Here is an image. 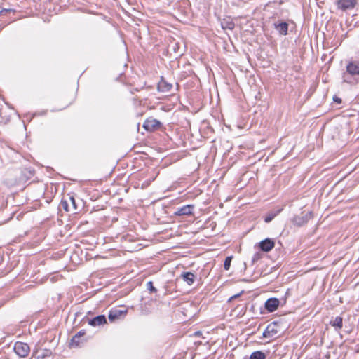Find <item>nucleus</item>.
Listing matches in <instances>:
<instances>
[{"instance_id": "nucleus-7", "label": "nucleus", "mask_w": 359, "mask_h": 359, "mask_svg": "<svg viewBox=\"0 0 359 359\" xmlns=\"http://www.w3.org/2000/svg\"><path fill=\"white\" fill-rule=\"evenodd\" d=\"M194 205H186L181 208H178L174 212L175 216L185 217L189 216L194 214Z\"/></svg>"}, {"instance_id": "nucleus-4", "label": "nucleus", "mask_w": 359, "mask_h": 359, "mask_svg": "<svg viewBox=\"0 0 359 359\" xmlns=\"http://www.w3.org/2000/svg\"><path fill=\"white\" fill-rule=\"evenodd\" d=\"M161 123L152 117L148 118L145 120L143 124L144 128L147 131H154L159 129L161 127Z\"/></svg>"}, {"instance_id": "nucleus-28", "label": "nucleus", "mask_w": 359, "mask_h": 359, "mask_svg": "<svg viewBox=\"0 0 359 359\" xmlns=\"http://www.w3.org/2000/svg\"><path fill=\"white\" fill-rule=\"evenodd\" d=\"M199 334H200V332H196V335H199Z\"/></svg>"}, {"instance_id": "nucleus-27", "label": "nucleus", "mask_w": 359, "mask_h": 359, "mask_svg": "<svg viewBox=\"0 0 359 359\" xmlns=\"http://www.w3.org/2000/svg\"><path fill=\"white\" fill-rule=\"evenodd\" d=\"M256 259H257V257H256V256H255V257H254V258H253V259H252V261H253V262H255Z\"/></svg>"}, {"instance_id": "nucleus-8", "label": "nucleus", "mask_w": 359, "mask_h": 359, "mask_svg": "<svg viewBox=\"0 0 359 359\" xmlns=\"http://www.w3.org/2000/svg\"><path fill=\"white\" fill-rule=\"evenodd\" d=\"M278 325L276 323H270L263 332L264 337L272 338L278 333Z\"/></svg>"}, {"instance_id": "nucleus-15", "label": "nucleus", "mask_w": 359, "mask_h": 359, "mask_svg": "<svg viewBox=\"0 0 359 359\" xmlns=\"http://www.w3.org/2000/svg\"><path fill=\"white\" fill-rule=\"evenodd\" d=\"M172 87V85L166 81L163 77L158 84V89L161 92H169Z\"/></svg>"}, {"instance_id": "nucleus-11", "label": "nucleus", "mask_w": 359, "mask_h": 359, "mask_svg": "<svg viewBox=\"0 0 359 359\" xmlns=\"http://www.w3.org/2000/svg\"><path fill=\"white\" fill-rule=\"evenodd\" d=\"M88 324L93 327L100 326L107 324V318L104 315H99L91 319H88Z\"/></svg>"}, {"instance_id": "nucleus-25", "label": "nucleus", "mask_w": 359, "mask_h": 359, "mask_svg": "<svg viewBox=\"0 0 359 359\" xmlns=\"http://www.w3.org/2000/svg\"><path fill=\"white\" fill-rule=\"evenodd\" d=\"M69 201L72 203V211L74 210H76L77 209V206H76V201H75V199L73 196H70L69 197Z\"/></svg>"}, {"instance_id": "nucleus-2", "label": "nucleus", "mask_w": 359, "mask_h": 359, "mask_svg": "<svg viewBox=\"0 0 359 359\" xmlns=\"http://www.w3.org/2000/svg\"><path fill=\"white\" fill-rule=\"evenodd\" d=\"M348 75L359 76V62L352 61L349 62L346 65V73L344 74V81H348Z\"/></svg>"}, {"instance_id": "nucleus-24", "label": "nucleus", "mask_w": 359, "mask_h": 359, "mask_svg": "<svg viewBox=\"0 0 359 359\" xmlns=\"http://www.w3.org/2000/svg\"><path fill=\"white\" fill-rule=\"evenodd\" d=\"M147 288L151 292H156L157 291V290L154 287L151 281H149L147 283Z\"/></svg>"}, {"instance_id": "nucleus-21", "label": "nucleus", "mask_w": 359, "mask_h": 359, "mask_svg": "<svg viewBox=\"0 0 359 359\" xmlns=\"http://www.w3.org/2000/svg\"><path fill=\"white\" fill-rule=\"evenodd\" d=\"M281 210H278L276 213H270L268 215L266 216L264 218V222L266 223H269L272 219L278 214L280 213Z\"/></svg>"}, {"instance_id": "nucleus-3", "label": "nucleus", "mask_w": 359, "mask_h": 359, "mask_svg": "<svg viewBox=\"0 0 359 359\" xmlns=\"http://www.w3.org/2000/svg\"><path fill=\"white\" fill-rule=\"evenodd\" d=\"M312 217V212H308L306 213L302 212L299 215H296L292 219V222L294 225L302 226L308 223Z\"/></svg>"}, {"instance_id": "nucleus-5", "label": "nucleus", "mask_w": 359, "mask_h": 359, "mask_svg": "<svg viewBox=\"0 0 359 359\" xmlns=\"http://www.w3.org/2000/svg\"><path fill=\"white\" fill-rule=\"evenodd\" d=\"M357 4V0H337L336 5L338 9L343 11L353 9Z\"/></svg>"}, {"instance_id": "nucleus-17", "label": "nucleus", "mask_w": 359, "mask_h": 359, "mask_svg": "<svg viewBox=\"0 0 359 359\" xmlns=\"http://www.w3.org/2000/svg\"><path fill=\"white\" fill-rule=\"evenodd\" d=\"M221 26L223 29L232 30L235 27V24L231 19L228 18L223 19V20L221 22Z\"/></svg>"}, {"instance_id": "nucleus-16", "label": "nucleus", "mask_w": 359, "mask_h": 359, "mask_svg": "<svg viewBox=\"0 0 359 359\" xmlns=\"http://www.w3.org/2000/svg\"><path fill=\"white\" fill-rule=\"evenodd\" d=\"M180 277L189 285H191L195 280L196 276L191 272H184L181 274Z\"/></svg>"}, {"instance_id": "nucleus-10", "label": "nucleus", "mask_w": 359, "mask_h": 359, "mask_svg": "<svg viewBox=\"0 0 359 359\" xmlns=\"http://www.w3.org/2000/svg\"><path fill=\"white\" fill-rule=\"evenodd\" d=\"M279 300L277 298H269L265 302V309L269 312L275 311L279 306Z\"/></svg>"}, {"instance_id": "nucleus-20", "label": "nucleus", "mask_w": 359, "mask_h": 359, "mask_svg": "<svg viewBox=\"0 0 359 359\" xmlns=\"http://www.w3.org/2000/svg\"><path fill=\"white\" fill-rule=\"evenodd\" d=\"M86 332L84 330L79 331L77 334H76L72 339V344H75L76 346H79L80 344L79 340H76V338H80L81 337L84 336Z\"/></svg>"}, {"instance_id": "nucleus-19", "label": "nucleus", "mask_w": 359, "mask_h": 359, "mask_svg": "<svg viewBox=\"0 0 359 359\" xmlns=\"http://www.w3.org/2000/svg\"><path fill=\"white\" fill-rule=\"evenodd\" d=\"M266 354L260 351L253 352L250 356V359H266Z\"/></svg>"}, {"instance_id": "nucleus-9", "label": "nucleus", "mask_w": 359, "mask_h": 359, "mask_svg": "<svg viewBox=\"0 0 359 359\" xmlns=\"http://www.w3.org/2000/svg\"><path fill=\"white\" fill-rule=\"evenodd\" d=\"M274 245L275 243L271 238H266L259 243L261 250L265 252L271 251L274 248Z\"/></svg>"}, {"instance_id": "nucleus-6", "label": "nucleus", "mask_w": 359, "mask_h": 359, "mask_svg": "<svg viewBox=\"0 0 359 359\" xmlns=\"http://www.w3.org/2000/svg\"><path fill=\"white\" fill-rule=\"evenodd\" d=\"M34 175V170L32 168H25L20 170V175L18 178L19 183H25L30 180Z\"/></svg>"}, {"instance_id": "nucleus-12", "label": "nucleus", "mask_w": 359, "mask_h": 359, "mask_svg": "<svg viewBox=\"0 0 359 359\" xmlns=\"http://www.w3.org/2000/svg\"><path fill=\"white\" fill-rule=\"evenodd\" d=\"M126 312V310L123 311L120 309H112L109 311L108 316L109 320L113 322L114 320L120 318L123 316H125Z\"/></svg>"}, {"instance_id": "nucleus-23", "label": "nucleus", "mask_w": 359, "mask_h": 359, "mask_svg": "<svg viewBox=\"0 0 359 359\" xmlns=\"http://www.w3.org/2000/svg\"><path fill=\"white\" fill-rule=\"evenodd\" d=\"M60 207L64 209L65 211L69 212L71 211L69 207V203L66 200H62L60 203Z\"/></svg>"}, {"instance_id": "nucleus-22", "label": "nucleus", "mask_w": 359, "mask_h": 359, "mask_svg": "<svg viewBox=\"0 0 359 359\" xmlns=\"http://www.w3.org/2000/svg\"><path fill=\"white\" fill-rule=\"evenodd\" d=\"M231 260H232V256L226 257L224 262V268L225 270L227 271L230 269Z\"/></svg>"}, {"instance_id": "nucleus-18", "label": "nucleus", "mask_w": 359, "mask_h": 359, "mask_svg": "<svg viewBox=\"0 0 359 359\" xmlns=\"http://www.w3.org/2000/svg\"><path fill=\"white\" fill-rule=\"evenodd\" d=\"M330 325L334 327L336 330H339L343 326V318L341 316H337L334 320L330 321Z\"/></svg>"}, {"instance_id": "nucleus-14", "label": "nucleus", "mask_w": 359, "mask_h": 359, "mask_svg": "<svg viewBox=\"0 0 359 359\" xmlns=\"http://www.w3.org/2000/svg\"><path fill=\"white\" fill-rule=\"evenodd\" d=\"M52 355L50 349H41L34 351V355L36 359H48Z\"/></svg>"}, {"instance_id": "nucleus-1", "label": "nucleus", "mask_w": 359, "mask_h": 359, "mask_svg": "<svg viewBox=\"0 0 359 359\" xmlns=\"http://www.w3.org/2000/svg\"><path fill=\"white\" fill-rule=\"evenodd\" d=\"M14 351L20 358L27 357L30 352L29 346L24 342L17 341L14 344Z\"/></svg>"}, {"instance_id": "nucleus-13", "label": "nucleus", "mask_w": 359, "mask_h": 359, "mask_svg": "<svg viewBox=\"0 0 359 359\" xmlns=\"http://www.w3.org/2000/svg\"><path fill=\"white\" fill-rule=\"evenodd\" d=\"M288 23L285 22H280L274 23V28L281 35H287L288 31Z\"/></svg>"}, {"instance_id": "nucleus-26", "label": "nucleus", "mask_w": 359, "mask_h": 359, "mask_svg": "<svg viewBox=\"0 0 359 359\" xmlns=\"http://www.w3.org/2000/svg\"><path fill=\"white\" fill-rule=\"evenodd\" d=\"M334 100L335 102H337L338 103H341V99H339V98L334 99Z\"/></svg>"}]
</instances>
